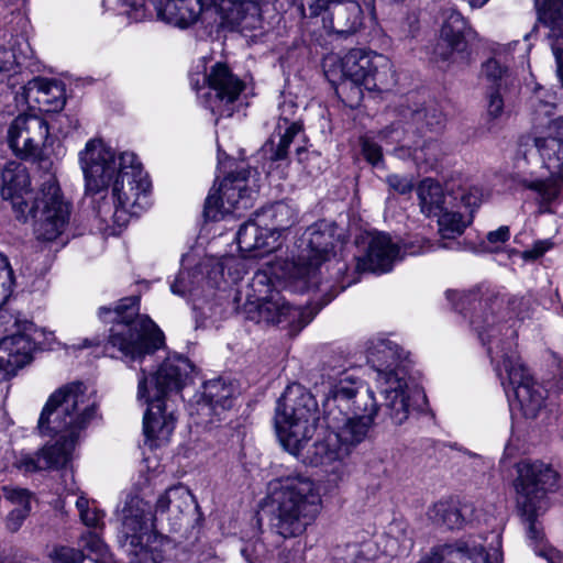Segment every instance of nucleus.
Masks as SVG:
<instances>
[{
    "label": "nucleus",
    "instance_id": "56",
    "mask_svg": "<svg viewBox=\"0 0 563 563\" xmlns=\"http://www.w3.org/2000/svg\"><path fill=\"white\" fill-rule=\"evenodd\" d=\"M504 110V100L498 91L488 95L487 112L492 118H498Z\"/></svg>",
    "mask_w": 563,
    "mask_h": 563
},
{
    "label": "nucleus",
    "instance_id": "15",
    "mask_svg": "<svg viewBox=\"0 0 563 563\" xmlns=\"http://www.w3.org/2000/svg\"><path fill=\"white\" fill-rule=\"evenodd\" d=\"M30 207L29 217L35 219L34 233L37 240L53 242L66 232L73 206L66 200L53 176H48L42 184Z\"/></svg>",
    "mask_w": 563,
    "mask_h": 563
},
{
    "label": "nucleus",
    "instance_id": "19",
    "mask_svg": "<svg viewBox=\"0 0 563 563\" xmlns=\"http://www.w3.org/2000/svg\"><path fill=\"white\" fill-rule=\"evenodd\" d=\"M247 177L246 169L227 176L219 189H212L208 195L205 203V217L211 221H219L225 214L251 208L255 192L247 187Z\"/></svg>",
    "mask_w": 563,
    "mask_h": 563
},
{
    "label": "nucleus",
    "instance_id": "53",
    "mask_svg": "<svg viewBox=\"0 0 563 563\" xmlns=\"http://www.w3.org/2000/svg\"><path fill=\"white\" fill-rule=\"evenodd\" d=\"M30 511L31 506L15 507L12 509L7 517V528L12 532L18 531L30 515Z\"/></svg>",
    "mask_w": 563,
    "mask_h": 563
},
{
    "label": "nucleus",
    "instance_id": "63",
    "mask_svg": "<svg viewBox=\"0 0 563 563\" xmlns=\"http://www.w3.org/2000/svg\"><path fill=\"white\" fill-rule=\"evenodd\" d=\"M303 152H305V151H303V148H302V147H298V148H297L298 161H299L300 163H302L301 154H302Z\"/></svg>",
    "mask_w": 563,
    "mask_h": 563
},
{
    "label": "nucleus",
    "instance_id": "40",
    "mask_svg": "<svg viewBox=\"0 0 563 563\" xmlns=\"http://www.w3.org/2000/svg\"><path fill=\"white\" fill-rule=\"evenodd\" d=\"M462 208L465 209V206L461 203V200H454L452 206L435 216L438 217L439 232L443 239H454L464 232L470 221L464 219Z\"/></svg>",
    "mask_w": 563,
    "mask_h": 563
},
{
    "label": "nucleus",
    "instance_id": "55",
    "mask_svg": "<svg viewBox=\"0 0 563 563\" xmlns=\"http://www.w3.org/2000/svg\"><path fill=\"white\" fill-rule=\"evenodd\" d=\"M553 247V242L549 239L536 241L529 250L522 254L525 260H537Z\"/></svg>",
    "mask_w": 563,
    "mask_h": 563
},
{
    "label": "nucleus",
    "instance_id": "42",
    "mask_svg": "<svg viewBox=\"0 0 563 563\" xmlns=\"http://www.w3.org/2000/svg\"><path fill=\"white\" fill-rule=\"evenodd\" d=\"M412 120L417 125L419 133H438L444 125L445 117L438 107L431 106L426 109L415 111Z\"/></svg>",
    "mask_w": 563,
    "mask_h": 563
},
{
    "label": "nucleus",
    "instance_id": "31",
    "mask_svg": "<svg viewBox=\"0 0 563 563\" xmlns=\"http://www.w3.org/2000/svg\"><path fill=\"white\" fill-rule=\"evenodd\" d=\"M394 153L402 159L412 158L415 164L423 170L433 169L444 155L442 144L432 136L420 135L419 140L411 144V135L408 130L402 144L396 147Z\"/></svg>",
    "mask_w": 563,
    "mask_h": 563
},
{
    "label": "nucleus",
    "instance_id": "13",
    "mask_svg": "<svg viewBox=\"0 0 563 563\" xmlns=\"http://www.w3.org/2000/svg\"><path fill=\"white\" fill-rule=\"evenodd\" d=\"M556 483V473L540 461H521L517 464L514 481L516 508L526 528L528 540L533 545L541 544L543 529L539 521L548 507L547 493Z\"/></svg>",
    "mask_w": 563,
    "mask_h": 563
},
{
    "label": "nucleus",
    "instance_id": "28",
    "mask_svg": "<svg viewBox=\"0 0 563 563\" xmlns=\"http://www.w3.org/2000/svg\"><path fill=\"white\" fill-rule=\"evenodd\" d=\"M434 563H501L497 549L485 550L475 539L435 545L429 553Z\"/></svg>",
    "mask_w": 563,
    "mask_h": 563
},
{
    "label": "nucleus",
    "instance_id": "64",
    "mask_svg": "<svg viewBox=\"0 0 563 563\" xmlns=\"http://www.w3.org/2000/svg\"><path fill=\"white\" fill-rule=\"evenodd\" d=\"M451 296H460L456 291H448V297L451 299Z\"/></svg>",
    "mask_w": 563,
    "mask_h": 563
},
{
    "label": "nucleus",
    "instance_id": "32",
    "mask_svg": "<svg viewBox=\"0 0 563 563\" xmlns=\"http://www.w3.org/2000/svg\"><path fill=\"white\" fill-rule=\"evenodd\" d=\"M428 519L450 530H459L473 522L474 507L468 503L450 498L441 499L429 507Z\"/></svg>",
    "mask_w": 563,
    "mask_h": 563
},
{
    "label": "nucleus",
    "instance_id": "27",
    "mask_svg": "<svg viewBox=\"0 0 563 563\" xmlns=\"http://www.w3.org/2000/svg\"><path fill=\"white\" fill-rule=\"evenodd\" d=\"M1 197L10 201L15 218L26 221L30 205L36 195L31 189V179L26 167L18 162H9L1 174Z\"/></svg>",
    "mask_w": 563,
    "mask_h": 563
},
{
    "label": "nucleus",
    "instance_id": "14",
    "mask_svg": "<svg viewBox=\"0 0 563 563\" xmlns=\"http://www.w3.org/2000/svg\"><path fill=\"white\" fill-rule=\"evenodd\" d=\"M211 0H124L125 14L139 22L156 18L166 24L188 29L196 23L206 27L212 20Z\"/></svg>",
    "mask_w": 563,
    "mask_h": 563
},
{
    "label": "nucleus",
    "instance_id": "37",
    "mask_svg": "<svg viewBox=\"0 0 563 563\" xmlns=\"http://www.w3.org/2000/svg\"><path fill=\"white\" fill-rule=\"evenodd\" d=\"M261 223H264L267 232L274 234L277 240L282 231L286 230L296 220V210L284 201L275 202L255 212Z\"/></svg>",
    "mask_w": 563,
    "mask_h": 563
},
{
    "label": "nucleus",
    "instance_id": "7",
    "mask_svg": "<svg viewBox=\"0 0 563 563\" xmlns=\"http://www.w3.org/2000/svg\"><path fill=\"white\" fill-rule=\"evenodd\" d=\"M137 305L139 297H128L114 308H99V318L112 322L104 345L109 356L142 363L164 345V333L147 316L137 313Z\"/></svg>",
    "mask_w": 563,
    "mask_h": 563
},
{
    "label": "nucleus",
    "instance_id": "22",
    "mask_svg": "<svg viewBox=\"0 0 563 563\" xmlns=\"http://www.w3.org/2000/svg\"><path fill=\"white\" fill-rule=\"evenodd\" d=\"M477 37V32L467 26L460 12L451 7L443 9L440 38L433 49L435 60L456 63L459 58L465 59L466 40Z\"/></svg>",
    "mask_w": 563,
    "mask_h": 563
},
{
    "label": "nucleus",
    "instance_id": "62",
    "mask_svg": "<svg viewBox=\"0 0 563 563\" xmlns=\"http://www.w3.org/2000/svg\"><path fill=\"white\" fill-rule=\"evenodd\" d=\"M418 563H434L430 555L422 558Z\"/></svg>",
    "mask_w": 563,
    "mask_h": 563
},
{
    "label": "nucleus",
    "instance_id": "52",
    "mask_svg": "<svg viewBox=\"0 0 563 563\" xmlns=\"http://www.w3.org/2000/svg\"><path fill=\"white\" fill-rule=\"evenodd\" d=\"M362 151H363V154H364L366 161L369 164L377 166L382 162V158H383L382 147L379 144H377L373 140H371L368 137H364L362 140Z\"/></svg>",
    "mask_w": 563,
    "mask_h": 563
},
{
    "label": "nucleus",
    "instance_id": "57",
    "mask_svg": "<svg viewBox=\"0 0 563 563\" xmlns=\"http://www.w3.org/2000/svg\"><path fill=\"white\" fill-rule=\"evenodd\" d=\"M431 249L432 245L429 242L422 239H417L416 242H411L405 246L404 253L409 255H418L429 252Z\"/></svg>",
    "mask_w": 563,
    "mask_h": 563
},
{
    "label": "nucleus",
    "instance_id": "46",
    "mask_svg": "<svg viewBox=\"0 0 563 563\" xmlns=\"http://www.w3.org/2000/svg\"><path fill=\"white\" fill-rule=\"evenodd\" d=\"M53 563H84L86 554L82 550L65 544H56L48 553Z\"/></svg>",
    "mask_w": 563,
    "mask_h": 563
},
{
    "label": "nucleus",
    "instance_id": "50",
    "mask_svg": "<svg viewBox=\"0 0 563 563\" xmlns=\"http://www.w3.org/2000/svg\"><path fill=\"white\" fill-rule=\"evenodd\" d=\"M386 183L389 188L400 195H406L412 191L415 180L412 176L393 174L387 176Z\"/></svg>",
    "mask_w": 563,
    "mask_h": 563
},
{
    "label": "nucleus",
    "instance_id": "33",
    "mask_svg": "<svg viewBox=\"0 0 563 563\" xmlns=\"http://www.w3.org/2000/svg\"><path fill=\"white\" fill-rule=\"evenodd\" d=\"M211 266V258H207L194 271L181 269L170 285L172 292L181 297H199L206 287H218V278L212 275Z\"/></svg>",
    "mask_w": 563,
    "mask_h": 563
},
{
    "label": "nucleus",
    "instance_id": "58",
    "mask_svg": "<svg viewBox=\"0 0 563 563\" xmlns=\"http://www.w3.org/2000/svg\"><path fill=\"white\" fill-rule=\"evenodd\" d=\"M552 51L558 65V74L563 85V48L559 45V40L552 45Z\"/></svg>",
    "mask_w": 563,
    "mask_h": 563
},
{
    "label": "nucleus",
    "instance_id": "36",
    "mask_svg": "<svg viewBox=\"0 0 563 563\" xmlns=\"http://www.w3.org/2000/svg\"><path fill=\"white\" fill-rule=\"evenodd\" d=\"M15 44L19 45V53L15 49L0 47V74H8V86L12 89L24 82L23 79L20 80L22 68L27 66L26 60L34 55L25 38H18Z\"/></svg>",
    "mask_w": 563,
    "mask_h": 563
},
{
    "label": "nucleus",
    "instance_id": "49",
    "mask_svg": "<svg viewBox=\"0 0 563 563\" xmlns=\"http://www.w3.org/2000/svg\"><path fill=\"white\" fill-rule=\"evenodd\" d=\"M3 496L16 507L31 506L32 494L30 490L16 486H3Z\"/></svg>",
    "mask_w": 563,
    "mask_h": 563
},
{
    "label": "nucleus",
    "instance_id": "39",
    "mask_svg": "<svg viewBox=\"0 0 563 563\" xmlns=\"http://www.w3.org/2000/svg\"><path fill=\"white\" fill-rule=\"evenodd\" d=\"M211 273L218 278V287L221 280L236 284L249 269V261L241 256H224L221 261L211 258Z\"/></svg>",
    "mask_w": 563,
    "mask_h": 563
},
{
    "label": "nucleus",
    "instance_id": "48",
    "mask_svg": "<svg viewBox=\"0 0 563 563\" xmlns=\"http://www.w3.org/2000/svg\"><path fill=\"white\" fill-rule=\"evenodd\" d=\"M482 74L487 80L497 84L507 76L508 67L503 65L497 57H493L483 64Z\"/></svg>",
    "mask_w": 563,
    "mask_h": 563
},
{
    "label": "nucleus",
    "instance_id": "54",
    "mask_svg": "<svg viewBox=\"0 0 563 563\" xmlns=\"http://www.w3.org/2000/svg\"><path fill=\"white\" fill-rule=\"evenodd\" d=\"M510 230L507 225H501L497 230L487 233V242L492 245L489 251L498 250L505 242L509 240Z\"/></svg>",
    "mask_w": 563,
    "mask_h": 563
},
{
    "label": "nucleus",
    "instance_id": "20",
    "mask_svg": "<svg viewBox=\"0 0 563 563\" xmlns=\"http://www.w3.org/2000/svg\"><path fill=\"white\" fill-rule=\"evenodd\" d=\"M80 168L85 176L86 190L100 194L108 190L110 181L119 169V157L101 139L89 140L78 153Z\"/></svg>",
    "mask_w": 563,
    "mask_h": 563
},
{
    "label": "nucleus",
    "instance_id": "21",
    "mask_svg": "<svg viewBox=\"0 0 563 563\" xmlns=\"http://www.w3.org/2000/svg\"><path fill=\"white\" fill-rule=\"evenodd\" d=\"M46 338L44 330L25 328L24 332L11 334L0 340V371L3 376L14 375L20 368L29 364L36 349L51 347L54 341L53 333Z\"/></svg>",
    "mask_w": 563,
    "mask_h": 563
},
{
    "label": "nucleus",
    "instance_id": "26",
    "mask_svg": "<svg viewBox=\"0 0 563 563\" xmlns=\"http://www.w3.org/2000/svg\"><path fill=\"white\" fill-rule=\"evenodd\" d=\"M148 506V515L151 517V533L163 539L162 542V554L164 553L165 547L168 544V540L161 533L157 532V527L163 521H167V525L175 529L181 516L187 511L194 504V497L189 489L184 485H174L165 489L156 499L154 514L151 505L140 497Z\"/></svg>",
    "mask_w": 563,
    "mask_h": 563
},
{
    "label": "nucleus",
    "instance_id": "23",
    "mask_svg": "<svg viewBox=\"0 0 563 563\" xmlns=\"http://www.w3.org/2000/svg\"><path fill=\"white\" fill-rule=\"evenodd\" d=\"M236 393L235 386L220 377L208 380L202 386V391L195 395L189 404V415L196 416V423L208 426L216 418L230 409Z\"/></svg>",
    "mask_w": 563,
    "mask_h": 563
},
{
    "label": "nucleus",
    "instance_id": "24",
    "mask_svg": "<svg viewBox=\"0 0 563 563\" xmlns=\"http://www.w3.org/2000/svg\"><path fill=\"white\" fill-rule=\"evenodd\" d=\"M49 135L47 121L36 114H20L8 129V143L16 156L38 158L42 146Z\"/></svg>",
    "mask_w": 563,
    "mask_h": 563
},
{
    "label": "nucleus",
    "instance_id": "16",
    "mask_svg": "<svg viewBox=\"0 0 563 563\" xmlns=\"http://www.w3.org/2000/svg\"><path fill=\"white\" fill-rule=\"evenodd\" d=\"M190 84L197 91L207 86L208 91L202 96L203 104L218 117H231L234 113L244 89L243 81L222 63L212 65L207 74H191Z\"/></svg>",
    "mask_w": 563,
    "mask_h": 563
},
{
    "label": "nucleus",
    "instance_id": "34",
    "mask_svg": "<svg viewBox=\"0 0 563 563\" xmlns=\"http://www.w3.org/2000/svg\"><path fill=\"white\" fill-rule=\"evenodd\" d=\"M236 243L242 253L261 252L252 256L269 253L279 245L277 238L267 232L265 224L260 222L256 213L240 227L236 233Z\"/></svg>",
    "mask_w": 563,
    "mask_h": 563
},
{
    "label": "nucleus",
    "instance_id": "10",
    "mask_svg": "<svg viewBox=\"0 0 563 563\" xmlns=\"http://www.w3.org/2000/svg\"><path fill=\"white\" fill-rule=\"evenodd\" d=\"M318 389L324 397L323 419L336 416L342 419V423L350 426L367 419L369 431L378 407L373 390L364 386L356 368L347 367L339 361L329 362L323 368Z\"/></svg>",
    "mask_w": 563,
    "mask_h": 563
},
{
    "label": "nucleus",
    "instance_id": "3",
    "mask_svg": "<svg viewBox=\"0 0 563 563\" xmlns=\"http://www.w3.org/2000/svg\"><path fill=\"white\" fill-rule=\"evenodd\" d=\"M97 409L96 396L82 383H71L55 390L40 415L37 428L42 435H58V440L35 455L16 454L13 466L23 473L66 467L80 432L96 419Z\"/></svg>",
    "mask_w": 563,
    "mask_h": 563
},
{
    "label": "nucleus",
    "instance_id": "9",
    "mask_svg": "<svg viewBox=\"0 0 563 563\" xmlns=\"http://www.w3.org/2000/svg\"><path fill=\"white\" fill-rule=\"evenodd\" d=\"M289 272L284 269L280 262L268 265L265 269H258L244 289L239 291L238 300L244 298V311L246 318L258 324L277 325L288 329L290 334L298 333L306 327L310 319L306 312L290 305L276 289L275 282L289 278ZM298 282H301L298 279Z\"/></svg>",
    "mask_w": 563,
    "mask_h": 563
},
{
    "label": "nucleus",
    "instance_id": "35",
    "mask_svg": "<svg viewBox=\"0 0 563 563\" xmlns=\"http://www.w3.org/2000/svg\"><path fill=\"white\" fill-rule=\"evenodd\" d=\"M363 10L357 1H347L333 9L330 19H323L324 27L340 35H352L363 27Z\"/></svg>",
    "mask_w": 563,
    "mask_h": 563
},
{
    "label": "nucleus",
    "instance_id": "30",
    "mask_svg": "<svg viewBox=\"0 0 563 563\" xmlns=\"http://www.w3.org/2000/svg\"><path fill=\"white\" fill-rule=\"evenodd\" d=\"M21 100L44 112H57L65 106V88L56 79L36 77L21 86Z\"/></svg>",
    "mask_w": 563,
    "mask_h": 563
},
{
    "label": "nucleus",
    "instance_id": "25",
    "mask_svg": "<svg viewBox=\"0 0 563 563\" xmlns=\"http://www.w3.org/2000/svg\"><path fill=\"white\" fill-rule=\"evenodd\" d=\"M210 27L253 31L262 26V10L256 0H211Z\"/></svg>",
    "mask_w": 563,
    "mask_h": 563
},
{
    "label": "nucleus",
    "instance_id": "6",
    "mask_svg": "<svg viewBox=\"0 0 563 563\" xmlns=\"http://www.w3.org/2000/svg\"><path fill=\"white\" fill-rule=\"evenodd\" d=\"M321 505L319 486L309 476L291 473L274 479L266 504L271 532L283 539L302 536L316 520Z\"/></svg>",
    "mask_w": 563,
    "mask_h": 563
},
{
    "label": "nucleus",
    "instance_id": "44",
    "mask_svg": "<svg viewBox=\"0 0 563 563\" xmlns=\"http://www.w3.org/2000/svg\"><path fill=\"white\" fill-rule=\"evenodd\" d=\"M14 285L15 277L11 264L8 257L0 253V307L11 297Z\"/></svg>",
    "mask_w": 563,
    "mask_h": 563
},
{
    "label": "nucleus",
    "instance_id": "2",
    "mask_svg": "<svg viewBox=\"0 0 563 563\" xmlns=\"http://www.w3.org/2000/svg\"><path fill=\"white\" fill-rule=\"evenodd\" d=\"M318 416L314 396L299 384L288 386L277 402L275 424L284 449L302 463L323 467L327 473L342 478L345 474L344 460L353 446L368 434L365 419L358 424L342 423V419L331 416L324 419L328 431L312 445L306 448L312 437Z\"/></svg>",
    "mask_w": 563,
    "mask_h": 563
},
{
    "label": "nucleus",
    "instance_id": "60",
    "mask_svg": "<svg viewBox=\"0 0 563 563\" xmlns=\"http://www.w3.org/2000/svg\"><path fill=\"white\" fill-rule=\"evenodd\" d=\"M472 8H482L488 0H466Z\"/></svg>",
    "mask_w": 563,
    "mask_h": 563
},
{
    "label": "nucleus",
    "instance_id": "1",
    "mask_svg": "<svg viewBox=\"0 0 563 563\" xmlns=\"http://www.w3.org/2000/svg\"><path fill=\"white\" fill-rule=\"evenodd\" d=\"M463 303L472 306L471 324L477 333L494 365L511 407H518L527 419L550 423L553 409L545 402V389L534 382L517 354V330L509 323L512 314L525 318L523 299L506 300L504 296L488 295L478 299L471 291L461 295Z\"/></svg>",
    "mask_w": 563,
    "mask_h": 563
},
{
    "label": "nucleus",
    "instance_id": "59",
    "mask_svg": "<svg viewBox=\"0 0 563 563\" xmlns=\"http://www.w3.org/2000/svg\"><path fill=\"white\" fill-rule=\"evenodd\" d=\"M401 134V131L398 128H391L389 131H386L380 135L382 139H390L389 143L393 142H399V135Z\"/></svg>",
    "mask_w": 563,
    "mask_h": 563
},
{
    "label": "nucleus",
    "instance_id": "61",
    "mask_svg": "<svg viewBox=\"0 0 563 563\" xmlns=\"http://www.w3.org/2000/svg\"><path fill=\"white\" fill-rule=\"evenodd\" d=\"M93 344H95V342H93L92 340H88V339H86V340L84 341L82 345H80L79 347H88V346H91V345H93Z\"/></svg>",
    "mask_w": 563,
    "mask_h": 563
},
{
    "label": "nucleus",
    "instance_id": "38",
    "mask_svg": "<svg viewBox=\"0 0 563 563\" xmlns=\"http://www.w3.org/2000/svg\"><path fill=\"white\" fill-rule=\"evenodd\" d=\"M386 552L390 555L409 553L415 545L413 530L402 520H394L387 531Z\"/></svg>",
    "mask_w": 563,
    "mask_h": 563
},
{
    "label": "nucleus",
    "instance_id": "5",
    "mask_svg": "<svg viewBox=\"0 0 563 563\" xmlns=\"http://www.w3.org/2000/svg\"><path fill=\"white\" fill-rule=\"evenodd\" d=\"M530 107L533 144L550 177L523 179L521 184L534 194L539 212L547 213L563 189V117H554L556 97L542 88L530 98Z\"/></svg>",
    "mask_w": 563,
    "mask_h": 563
},
{
    "label": "nucleus",
    "instance_id": "29",
    "mask_svg": "<svg viewBox=\"0 0 563 563\" xmlns=\"http://www.w3.org/2000/svg\"><path fill=\"white\" fill-rule=\"evenodd\" d=\"M366 252L357 258L356 267L360 271L373 273H387L395 262L401 258L400 247L393 242L387 233L373 232L366 236Z\"/></svg>",
    "mask_w": 563,
    "mask_h": 563
},
{
    "label": "nucleus",
    "instance_id": "12",
    "mask_svg": "<svg viewBox=\"0 0 563 563\" xmlns=\"http://www.w3.org/2000/svg\"><path fill=\"white\" fill-rule=\"evenodd\" d=\"M151 183L147 174L134 153L119 156V169L110 181L111 203L106 200L98 206L97 212L104 223L124 227L132 216L140 214L150 206Z\"/></svg>",
    "mask_w": 563,
    "mask_h": 563
},
{
    "label": "nucleus",
    "instance_id": "17",
    "mask_svg": "<svg viewBox=\"0 0 563 563\" xmlns=\"http://www.w3.org/2000/svg\"><path fill=\"white\" fill-rule=\"evenodd\" d=\"M299 247L297 261L282 263V265L289 272V278L300 279L306 287H309L318 267L329 261L333 252L334 238L331 227L324 222L309 227L302 235Z\"/></svg>",
    "mask_w": 563,
    "mask_h": 563
},
{
    "label": "nucleus",
    "instance_id": "45",
    "mask_svg": "<svg viewBox=\"0 0 563 563\" xmlns=\"http://www.w3.org/2000/svg\"><path fill=\"white\" fill-rule=\"evenodd\" d=\"M76 508L79 511L84 525L91 528H99L103 525V511L96 506H90V501L85 496H79L76 500Z\"/></svg>",
    "mask_w": 563,
    "mask_h": 563
},
{
    "label": "nucleus",
    "instance_id": "8",
    "mask_svg": "<svg viewBox=\"0 0 563 563\" xmlns=\"http://www.w3.org/2000/svg\"><path fill=\"white\" fill-rule=\"evenodd\" d=\"M323 67L329 80H341L336 93L351 108L361 103L364 90H386L396 81L390 59L364 48H353L342 57L328 56Z\"/></svg>",
    "mask_w": 563,
    "mask_h": 563
},
{
    "label": "nucleus",
    "instance_id": "41",
    "mask_svg": "<svg viewBox=\"0 0 563 563\" xmlns=\"http://www.w3.org/2000/svg\"><path fill=\"white\" fill-rule=\"evenodd\" d=\"M278 143L275 145L274 139L271 140L266 147L271 153L272 161L285 159L288 154L289 145L294 139L301 132V126L297 122L289 123L288 118L282 117L277 125Z\"/></svg>",
    "mask_w": 563,
    "mask_h": 563
},
{
    "label": "nucleus",
    "instance_id": "4",
    "mask_svg": "<svg viewBox=\"0 0 563 563\" xmlns=\"http://www.w3.org/2000/svg\"><path fill=\"white\" fill-rule=\"evenodd\" d=\"M194 366L184 356L174 354L166 357L154 374L141 368L137 382V400L148 406L143 418L145 442L151 448L167 444L176 426L170 402L191 382Z\"/></svg>",
    "mask_w": 563,
    "mask_h": 563
},
{
    "label": "nucleus",
    "instance_id": "11",
    "mask_svg": "<svg viewBox=\"0 0 563 563\" xmlns=\"http://www.w3.org/2000/svg\"><path fill=\"white\" fill-rule=\"evenodd\" d=\"M366 358L377 372L376 383L386 415L394 424H402L417 398H423L418 389L409 388L405 374L399 369L402 350L391 340L378 335L367 341Z\"/></svg>",
    "mask_w": 563,
    "mask_h": 563
},
{
    "label": "nucleus",
    "instance_id": "51",
    "mask_svg": "<svg viewBox=\"0 0 563 563\" xmlns=\"http://www.w3.org/2000/svg\"><path fill=\"white\" fill-rule=\"evenodd\" d=\"M302 16H318L328 9V0H296Z\"/></svg>",
    "mask_w": 563,
    "mask_h": 563
},
{
    "label": "nucleus",
    "instance_id": "47",
    "mask_svg": "<svg viewBox=\"0 0 563 563\" xmlns=\"http://www.w3.org/2000/svg\"><path fill=\"white\" fill-rule=\"evenodd\" d=\"M241 553L249 563H264L271 556V551L258 538L247 541Z\"/></svg>",
    "mask_w": 563,
    "mask_h": 563
},
{
    "label": "nucleus",
    "instance_id": "18",
    "mask_svg": "<svg viewBox=\"0 0 563 563\" xmlns=\"http://www.w3.org/2000/svg\"><path fill=\"white\" fill-rule=\"evenodd\" d=\"M419 206L427 217L441 214L454 200H461L470 213L483 201V190L470 183L456 184L451 180L443 188L438 181L426 178L417 187Z\"/></svg>",
    "mask_w": 563,
    "mask_h": 563
},
{
    "label": "nucleus",
    "instance_id": "43",
    "mask_svg": "<svg viewBox=\"0 0 563 563\" xmlns=\"http://www.w3.org/2000/svg\"><path fill=\"white\" fill-rule=\"evenodd\" d=\"M562 7L563 0H538L537 8L540 20L549 25L553 35L558 36L556 31L562 29Z\"/></svg>",
    "mask_w": 563,
    "mask_h": 563
}]
</instances>
